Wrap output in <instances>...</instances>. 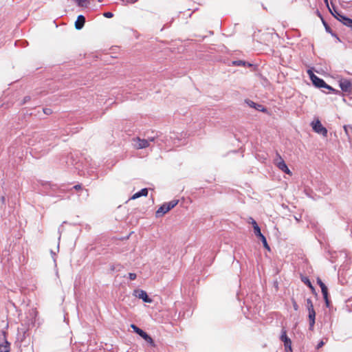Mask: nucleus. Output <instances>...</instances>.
<instances>
[{"instance_id": "nucleus-13", "label": "nucleus", "mask_w": 352, "mask_h": 352, "mask_svg": "<svg viewBox=\"0 0 352 352\" xmlns=\"http://www.w3.org/2000/svg\"><path fill=\"white\" fill-rule=\"evenodd\" d=\"M246 103L250 107L254 108L255 109H256V110H258L259 111H262V112H266L267 111V109L265 108L262 104H259L255 103V102H254L253 101H252L250 100H246Z\"/></svg>"}, {"instance_id": "nucleus-20", "label": "nucleus", "mask_w": 352, "mask_h": 352, "mask_svg": "<svg viewBox=\"0 0 352 352\" xmlns=\"http://www.w3.org/2000/svg\"><path fill=\"white\" fill-rule=\"evenodd\" d=\"M79 7H87L89 0H74Z\"/></svg>"}, {"instance_id": "nucleus-24", "label": "nucleus", "mask_w": 352, "mask_h": 352, "mask_svg": "<svg viewBox=\"0 0 352 352\" xmlns=\"http://www.w3.org/2000/svg\"><path fill=\"white\" fill-rule=\"evenodd\" d=\"M322 23L325 28V30L327 32L330 33L331 35L333 36H336V34H334L331 29V28L329 27V25L327 24V23L326 21H324V20H322Z\"/></svg>"}, {"instance_id": "nucleus-17", "label": "nucleus", "mask_w": 352, "mask_h": 352, "mask_svg": "<svg viewBox=\"0 0 352 352\" xmlns=\"http://www.w3.org/2000/svg\"><path fill=\"white\" fill-rule=\"evenodd\" d=\"M344 131L348 137L349 140L351 142L352 140V126L345 125L344 126Z\"/></svg>"}, {"instance_id": "nucleus-2", "label": "nucleus", "mask_w": 352, "mask_h": 352, "mask_svg": "<svg viewBox=\"0 0 352 352\" xmlns=\"http://www.w3.org/2000/svg\"><path fill=\"white\" fill-rule=\"evenodd\" d=\"M306 307L308 311V318H309V329L311 331L314 330V324H315V320H316V311L314 308V305L312 302V300L310 298L307 299V304Z\"/></svg>"}, {"instance_id": "nucleus-39", "label": "nucleus", "mask_w": 352, "mask_h": 352, "mask_svg": "<svg viewBox=\"0 0 352 352\" xmlns=\"http://www.w3.org/2000/svg\"><path fill=\"white\" fill-rule=\"evenodd\" d=\"M1 201L3 203H4L5 201V197H1Z\"/></svg>"}, {"instance_id": "nucleus-5", "label": "nucleus", "mask_w": 352, "mask_h": 352, "mask_svg": "<svg viewBox=\"0 0 352 352\" xmlns=\"http://www.w3.org/2000/svg\"><path fill=\"white\" fill-rule=\"evenodd\" d=\"M274 164L283 172L290 175H292V172L288 168L284 160L282 158V157L278 153H276V158L274 159Z\"/></svg>"}, {"instance_id": "nucleus-18", "label": "nucleus", "mask_w": 352, "mask_h": 352, "mask_svg": "<svg viewBox=\"0 0 352 352\" xmlns=\"http://www.w3.org/2000/svg\"><path fill=\"white\" fill-rule=\"evenodd\" d=\"M34 138H35L36 140H38V143H41V142H44L45 141L46 134L38 135L37 133H35L34 135Z\"/></svg>"}, {"instance_id": "nucleus-10", "label": "nucleus", "mask_w": 352, "mask_h": 352, "mask_svg": "<svg viewBox=\"0 0 352 352\" xmlns=\"http://www.w3.org/2000/svg\"><path fill=\"white\" fill-rule=\"evenodd\" d=\"M133 294L137 298L142 299L144 302L151 303L152 302V299L149 298L147 293L142 289H135L133 291Z\"/></svg>"}, {"instance_id": "nucleus-22", "label": "nucleus", "mask_w": 352, "mask_h": 352, "mask_svg": "<svg viewBox=\"0 0 352 352\" xmlns=\"http://www.w3.org/2000/svg\"><path fill=\"white\" fill-rule=\"evenodd\" d=\"M342 23L344 25L352 28V19H351L346 16V18L344 19V21H342Z\"/></svg>"}, {"instance_id": "nucleus-25", "label": "nucleus", "mask_w": 352, "mask_h": 352, "mask_svg": "<svg viewBox=\"0 0 352 352\" xmlns=\"http://www.w3.org/2000/svg\"><path fill=\"white\" fill-rule=\"evenodd\" d=\"M43 111V113L47 116L51 115L52 113V110L50 108H44Z\"/></svg>"}, {"instance_id": "nucleus-26", "label": "nucleus", "mask_w": 352, "mask_h": 352, "mask_svg": "<svg viewBox=\"0 0 352 352\" xmlns=\"http://www.w3.org/2000/svg\"><path fill=\"white\" fill-rule=\"evenodd\" d=\"M103 16L106 18L110 19L113 16V14L111 12H106L103 14Z\"/></svg>"}, {"instance_id": "nucleus-23", "label": "nucleus", "mask_w": 352, "mask_h": 352, "mask_svg": "<svg viewBox=\"0 0 352 352\" xmlns=\"http://www.w3.org/2000/svg\"><path fill=\"white\" fill-rule=\"evenodd\" d=\"M259 239L261 240L264 248L270 251V246H269V245L267 243V239H266L265 236L263 235L261 237H260Z\"/></svg>"}, {"instance_id": "nucleus-14", "label": "nucleus", "mask_w": 352, "mask_h": 352, "mask_svg": "<svg viewBox=\"0 0 352 352\" xmlns=\"http://www.w3.org/2000/svg\"><path fill=\"white\" fill-rule=\"evenodd\" d=\"M148 188H142L141 190H140V191L137 192L136 193H135L132 196L131 199H135L139 198V197H140L142 196H145L146 197L148 195Z\"/></svg>"}, {"instance_id": "nucleus-40", "label": "nucleus", "mask_w": 352, "mask_h": 352, "mask_svg": "<svg viewBox=\"0 0 352 352\" xmlns=\"http://www.w3.org/2000/svg\"><path fill=\"white\" fill-rule=\"evenodd\" d=\"M324 1L327 4V6H328V0H324Z\"/></svg>"}, {"instance_id": "nucleus-11", "label": "nucleus", "mask_w": 352, "mask_h": 352, "mask_svg": "<svg viewBox=\"0 0 352 352\" xmlns=\"http://www.w3.org/2000/svg\"><path fill=\"white\" fill-rule=\"evenodd\" d=\"M280 339L284 343L285 350L287 351V349H289V351H292V341L287 337V331L284 328L282 329Z\"/></svg>"}, {"instance_id": "nucleus-29", "label": "nucleus", "mask_w": 352, "mask_h": 352, "mask_svg": "<svg viewBox=\"0 0 352 352\" xmlns=\"http://www.w3.org/2000/svg\"><path fill=\"white\" fill-rule=\"evenodd\" d=\"M325 342L323 341V340H320L317 346H316V349H320L321 347H322L324 345Z\"/></svg>"}, {"instance_id": "nucleus-9", "label": "nucleus", "mask_w": 352, "mask_h": 352, "mask_svg": "<svg viewBox=\"0 0 352 352\" xmlns=\"http://www.w3.org/2000/svg\"><path fill=\"white\" fill-rule=\"evenodd\" d=\"M133 142L134 147L137 149L146 148L150 146L148 140L141 139L138 137L133 138Z\"/></svg>"}, {"instance_id": "nucleus-28", "label": "nucleus", "mask_w": 352, "mask_h": 352, "mask_svg": "<svg viewBox=\"0 0 352 352\" xmlns=\"http://www.w3.org/2000/svg\"><path fill=\"white\" fill-rule=\"evenodd\" d=\"M129 278L131 280H133L136 278L137 275L135 273H129Z\"/></svg>"}, {"instance_id": "nucleus-6", "label": "nucleus", "mask_w": 352, "mask_h": 352, "mask_svg": "<svg viewBox=\"0 0 352 352\" xmlns=\"http://www.w3.org/2000/svg\"><path fill=\"white\" fill-rule=\"evenodd\" d=\"M311 126H312L313 130L316 133L322 135L324 138L327 137V134H328L327 129L322 126V123L320 122V121L319 120H317L316 122H313L311 123Z\"/></svg>"}, {"instance_id": "nucleus-19", "label": "nucleus", "mask_w": 352, "mask_h": 352, "mask_svg": "<svg viewBox=\"0 0 352 352\" xmlns=\"http://www.w3.org/2000/svg\"><path fill=\"white\" fill-rule=\"evenodd\" d=\"M301 280L306 285H307L312 291H314L315 289L314 287H313L311 281L309 280V279L307 278V277H302L301 278Z\"/></svg>"}, {"instance_id": "nucleus-35", "label": "nucleus", "mask_w": 352, "mask_h": 352, "mask_svg": "<svg viewBox=\"0 0 352 352\" xmlns=\"http://www.w3.org/2000/svg\"><path fill=\"white\" fill-rule=\"evenodd\" d=\"M250 223H252V226L254 228V226H255V223H256V221L253 218H250Z\"/></svg>"}, {"instance_id": "nucleus-32", "label": "nucleus", "mask_w": 352, "mask_h": 352, "mask_svg": "<svg viewBox=\"0 0 352 352\" xmlns=\"http://www.w3.org/2000/svg\"><path fill=\"white\" fill-rule=\"evenodd\" d=\"M73 188L76 190H80L82 189L81 184H76L73 187Z\"/></svg>"}, {"instance_id": "nucleus-7", "label": "nucleus", "mask_w": 352, "mask_h": 352, "mask_svg": "<svg viewBox=\"0 0 352 352\" xmlns=\"http://www.w3.org/2000/svg\"><path fill=\"white\" fill-rule=\"evenodd\" d=\"M339 85L342 91L347 94H351L352 92L351 80L346 78H341L339 80Z\"/></svg>"}, {"instance_id": "nucleus-21", "label": "nucleus", "mask_w": 352, "mask_h": 352, "mask_svg": "<svg viewBox=\"0 0 352 352\" xmlns=\"http://www.w3.org/2000/svg\"><path fill=\"white\" fill-rule=\"evenodd\" d=\"M254 232L255 235L258 238L263 236V234L261 232V228H259V226H258L257 223H255V226L254 227Z\"/></svg>"}, {"instance_id": "nucleus-33", "label": "nucleus", "mask_w": 352, "mask_h": 352, "mask_svg": "<svg viewBox=\"0 0 352 352\" xmlns=\"http://www.w3.org/2000/svg\"><path fill=\"white\" fill-rule=\"evenodd\" d=\"M155 138H156L155 136L148 137L147 139H146V140H148V143L150 144V142H154L155 140Z\"/></svg>"}, {"instance_id": "nucleus-3", "label": "nucleus", "mask_w": 352, "mask_h": 352, "mask_svg": "<svg viewBox=\"0 0 352 352\" xmlns=\"http://www.w3.org/2000/svg\"><path fill=\"white\" fill-rule=\"evenodd\" d=\"M177 199H173L169 202L163 204L156 211L155 216L157 217H162L164 214L173 209L178 204Z\"/></svg>"}, {"instance_id": "nucleus-37", "label": "nucleus", "mask_w": 352, "mask_h": 352, "mask_svg": "<svg viewBox=\"0 0 352 352\" xmlns=\"http://www.w3.org/2000/svg\"><path fill=\"white\" fill-rule=\"evenodd\" d=\"M334 14H337V13H339V12H338L335 8H333V12Z\"/></svg>"}, {"instance_id": "nucleus-31", "label": "nucleus", "mask_w": 352, "mask_h": 352, "mask_svg": "<svg viewBox=\"0 0 352 352\" xmlns=\"http://www.w3.org/2000/svg\"><path fill=\"white\" fill-rule=\"evenodd\" d=\"M292 304L294 309L297 311L298 309V305L295 300L292 299Z\"/></svg>"}, {"instance_id": "nucleus-30", "label": "nucleus", "mask_w": 352, "mask_h": 352, "mask_svg": "<svg viewBox=\"0 0 352 352\" xmlns=\"http://www.w3.org/2000/svg\"><path fill=\"white\" fill-rule=\"evenodd\" d=\"M329 11L331 12V13L332 14V15H333L335 18H336V19H337V17H338V18L340 19V16L342 15V14H341V13H340V12H339V13H337V14H334V13L333 12V11H331V9H330V8H329Z\"/></svg>"}, {"instance_id": "nucleus-34", "label": "nucleus", "mask_w": 352, "mask_h": 352, "mask_svg": "<svg viewBox=\"0 0 352 352\" xmlns=\"http://www.w3.org/2000/svg\"><path fill=\"white\" fill-rule=\"evenodd\" d=\"M346 16L342 14V15L340 16V19H339L338 17H337V19H338V21H340V22H342V21H344V19H346Z\"/></svg>"}, {"instance_id": "nucleus-8", "label": "nucleus", "mask_w": 352, "mask_h": 352, "mask_svg": "<svg viewBox=\"0 0 352 352\" xmlns=\"http://www.w3.org/2000/svg\"><path fill=\"white\" fill-rule=\"evenodd\" d=\"M317 283L319 285V286L321 288V292L324 298V300L325 301V305L327 307L330 305V301L329 300V294H328V289L327 286L324 285V283L322 281V280L319 278H317Z\"/></svg>"}, {"instance_id": "nucleus-16", "label": "nucleus", "mask_w": 352, "mask_h": 352, "mask_svg": "<svg viewBox=\"0 0 352 352\" xmlns=\"http://www.w3.org/2000/svg\"><path fill=\"white\" fill-rule=\"evenodd\" d=\"M232 65L234 66H239V67L244 66V67H250L252 66V64H251L248 62H245L244 60H234L232 62Z\"/></svg>"}, {"instance_id": "nucleus-36", "label": "nucleus", "mask_w": 352, "mask_h": 352, "mask_svg": "<svg viewBox=\"0 0 352 352\" xmlns=\"http://www.w3.org/2000/svg\"><path fill=\"white\" fill-rule=\"evenodd\" d=\"M28 144L29 145H31V146H34V145H36V144H34V142L33 140H32L31 139H29V140H28Z\"/></svg>"}, {"instance_id": "nucleus-1", "label": "nucleus", "mask_w": 352, "mask_h": 352, "mask_svg": "<svg viewBox=\"0 0 352 352\" xmlns=\"http://www.w3.org/2000/svg\"><path fill=\"white\" fill-rule=\"evenodd\" d=\"M307 74H309V78H310L313 85L315 87H316L318 88L327 89L335 94L340 93L339 91L336 90L332 87L327 85L323 79H322V78H319L318 76H317L316 75H315L311 69L307 70Z\"/></svg>"}, {"instance_id": "nucleus-38", "label": "nucleus", "mask_w": 352, "mask_h": 352, "mask_svg": "<svg viewBox=\"0 0 352 352\" xmlns=\"http://www.w3.org/2000/svg\"><path fill=\"white\" fill-rule=\"evenodd\" d=\"M42 148V146H37L35 148V149H36V150H38V149H40V148Z\"/></svg>"}, {"instance_id": "nucleus-15", "label": "nucleus", "mask_w": 352, "mask_h": 352, "mask_svg": "<svg viewBox=\"0 0 352 352\" xmlns=\"http://www.w3.org/2000/svg\"><path fill=\"white\" fill-rule=\"evenodd\" d=\"M10 344L7 340L0 344V352H10Z\"/></svg>"}, {"instance_id": "nucleus-27", "label": "nucleus", "mask_w": 352, "mask_h": 352, "mask_svg": "<svg viewBox=\"0 0 352 352\" xmlns=\"http://www.w3.org/2000/svg\"><path fill=\"white\" fill-rule=\"evenodd\" d=\"M30 96H25V97L23 98V99L22 102H21V105H23V104H24L27 103V102H28V101H30Z\"/></svg>"}, {"instance_id": "nucleus-12", "label": "nucleus", "mask_w": 352, "mask_h": 352, "mask_svg": "<svg viewBox=\"0 0 352 352\" xmlns=\"http://www.w3.org/2000/svg\"><path fill=\"white\" fill-rule=\"evenodd\" d=\"M85 23V17L80 14L77 17L76 21H75V28L78 30H81Z\"/></svg>"}, {"instance_id": "nucleus-4", "label": "nucleus", "mask_w": 352, "mask_h": 352, "mask_svg": "<svg viewBox=\"0 0 352 352\" xmlns=\"http://www.w3.org/2000/svg\"><path fill=\"white\" fill-rule=\"evenodd\" d=\"M131 327L133 329V331L138 334L141 338H142L146 342L150 344L151 346H155V342L153 338L144 331L137 327L135 324H132Z\"/></svg>"}]
</instances>
